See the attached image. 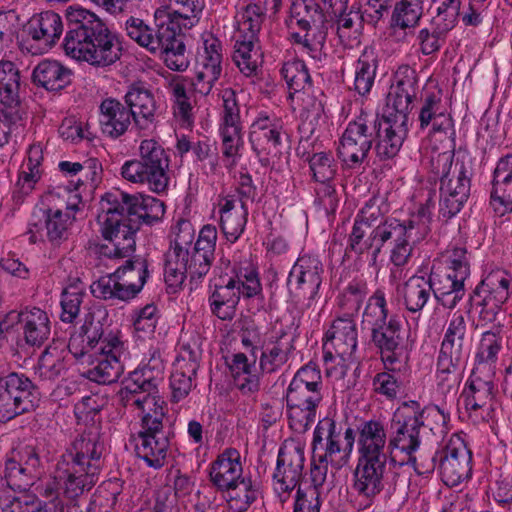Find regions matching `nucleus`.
<instances>
[{
    "label": "nucleus",
    "mask_w": 512,
    "mask_h": 512,
    "mask_svg": "<svg viewBox=\"0 0 512 512\" xmlns=\"http://www.w3.org/2000/svg\"><path fill=\"white\" fill-rule=\"evenodd\" d=\"M103 213L98 216L101 233L110 245L99 247L102 260L121 261L135 252V235L142 224L152 225L165 213L164 203L152 196L122 191L102 197Z\"/></svg>",
    "instance_id": "obj_1"
},
{
    "label": "nucleus",
    "mask_w": 512,
    "mask_h": 512,
    "mask_svg": "<svg viewBox=\"0 0 512 512\" xmlns=\"http://www.w3.org/2000/svg\"><path fill=\"white\" fill-rule=\"evenodd\" d=\"M162 368L158 365L147 364L131 374L125 389L131 394L145 392L142 398L133 399V404L143 412L141 430L138 433L140 443L136 445V454L149 467L160 469L164 466L170 437L173 432L165 426L164 408L152 394L156 391Z\"/></svg>",
    "instance_id": "obj_2"
},
{
    "label": "nucleus",
    "mask_w": 512,
    "mask_h": 512,
    "mask_svg": "<svg viewBox=\"0 0 512 512\" xmlns=\"http://www.w3.org/2000/svg\"><path fill=\"white\" fill-rule=\"evenodd\" d=\"M216 240V228L206 225L190 251L186 245L191 243L182 241V237L177 235L166 254L164 277L168 286L179 287L187 277L191 281L204 277L214 260Z\"/></svg>",
    "instance_id": "obj_3"
},
{
    "label": "nucleus",
    "mask_w": 512,
    "mask_h": 512,
    "mask_svg": "<svg viewBox=\"0 0 512 512\" xmlns=\"http://www.w3.org/2000/svg\"><path fill=\"white\" fill-rule=\"evenodd\" d=\"M430 222L431 212L428 205H425L407 220L390 218L377 224L381 246L387 242L393 244L390 260L395 266L402 267L408 263L413 247L429 233Z\"/></svg>",
    "instance_id": "obj_4"
},
{
    "label": "nucleus",
    "mask_w": 512,
    "mask_h": 512,
    "mask_svg": "<svg viewBox=\"0 0 512 512\" xmlns=\"http://www.w3.org/2000/svg\"><path fill=\"white\" fill-rule=\"evenodd\" d=\"M170 157L154 139L142 140L139 158L126 161L121 167L122 177L132 183L146 185L154 193H166L171 180Z\"/></svg>",
    "instance_id": "obj_5"
},
{
    "label": "nucleus",
    "mask_w": 512,
    "mask_h": 512,
    "mask_svg": "<svg viewBox=\"0 0 512 512\" xmlns=\"http://www.w3.org/2000/svg\"><path fill=\"white\" fill-rule=\"evenodd\" d=\"M453 152L437 153L430 158V170L434 177L440 179L439 216L445 221L455 216L467 201L470 193V179L463 163L453 165Z\"/></svg>",
    "instance_id": "obj_6"
},
{
    "label": "nucleus",
    "mask_w": 512,
    "mask_h": 512,
    "mask_svg": "<svg viewBox=\"0 0 512 512\" xmlns=\"http://www.w3.org/2000/svg\"><path fill=\"white\" fill-rule=\"evenodd\" d=\"M415 465H412L409 460L407 462H398L390 455V459L384 464V467H380L381 471L377 472V478H371V474L369 476L365 474L362 476V479L359 478L353 481L352 488L359 496L365 498L370 503L381 492H384L389 499L403 501L409 493L412 469L418 474L423 473Z\"/></svg>",
    "instance_id": "obj_7"
},
{
    "label": "nucleus",
    "mask_w": 512,
    "mask_h": 512,
    "mask_svg": "<svg viewBox=\"0 0 512 512\" xmlns=\"http://www.w3.org/2000/svg\"><path fill=\"white\" fill-rule=\"evenodd\" d=\"M470 342L464 315L454 313L447 324L437 362L440 385L451 386L456 381L454 374L468 353Z\"/></svg>",
    "instance_id": "obj_8"
},
{
    "label": "nucleus",
    "mask_w": 512,
    "mask_h": 512,
    "mask_svg": "<svg viewBox=\"0 0 512 512\" xmlns=\"http://www.w3.org/2000/svg\"><path fill=\"white\" fill-rule=\"evenodd\" d=\"M263 9L257 5H248L238 21L233 61L245 76H253L258 70L259 50L256 46L258 33L264 20Z\"/></svg>",
    "instance_id": "obj_9"
},
{
    "label": "nucleus",
    "mask_w": 512,
    "mask_h": 512,
    "mask_svg": "<svg viewBox=\"0 0 512 512\" xmlns=\"http://www.w3.org/2000/svg\"><path fill=\"white\" fill-rule=\"evenodd\" d=\"M65 17L68 30L63 48L71 58L112 31L100 17L82 7H68Z\"/></svg>",
    "instance_id": "obj_10"
},
{
    "label": "nucleus",
    "mask_w": 512,
    "mask_h": 512,
    "mask_svg": "<svg viewBox=\"0 0 512 512\" xmlns=\"http://www.w3.org/2000/svg\"><path fill=\"white\" fill-rule=\"evenodd\" d=\"M424 413L420 411L417 403H404L396 410L391 420L388 449L390 455L393 450H399L408 455L409 462L416 464L413 454L421 444V433L424 428Z\"/></svg>",
    "instance_id": "obj_11"
},
{
    "label": "nucleus",
    "mask_w": 512,
    "mask_h": 512,
    "mask_svg": "<svg viewBox=\"0 0 512 512\" xmlns=\"http://www.w3.org/2000/svg\"><path fill=\"white\" fill-rule=\"evenodd\" d=\"M39 399L37 386L26 375L12 372L0 377V421L33 410Z\"/></svg>",
    "instance_id": "obj_12"
},
{
    "label": "nucleus",
    "mask_w": 512,
    "mask_h": 512,
    "mask_svg": "<svg viewBox=\"0 0 512 512\" xmlns=\"http://www.w3.org/2000/svg\"><path fill=\"white\" fill-rule=\"evenodd\" d=\"M375 132L373 114L362 112L348 123L337 149L338 157L348 168L355 169L367 159Z\"/></svg>",
    "instance_id": "obj_13"
},
{
    "label": "nucleus",
    "mask_w": 512,
    "mask_h": 512,
    "mask_svg": "<svg viewBox=\"0 0 512 512\" xmlns=\"http://www.w3.org/2000/svg\"><path fill=\"white\" fill-rule=\"evenodd\" d=\"M163 11L157 10L155 28L149 26L151 40L157 41L155 47H146L152 53L164 55V61L168 68L175 71H184L188 62L184 57L185 45L180 38L182 25L169 14L167 19L161 21Z\"/></svg>",
    "instance_id": "obj_14"
},
{
    "label": "nucleus",
    "mask_w": 512,
    "mask_h": 512,
    "mask_svg": "<svg viewBox=\"0 0 512 512\" xmlns=\"http://www.w3.org/2000/svg\"><path fill=\"white\" fill-rule=\"evenodd\" d=\"M471 460V451L460 438H451L432 458L433 462L438 463L443 483L449 487L457 486L471 476Z\"/></svg>",
    "instance_id": "obj_15"
},
{
    "label": "nucleus",
    "mask_w": 512,
    "mask_h": 512,
    "mask_svg": "<svg viewBox=\"0 0 512 512\" xmlns=\"http://www.w3.org/2000/svg\"><path fill=\"white\" fill-rule=\"evenodd\" d=\"M344 441L342 443V431L337 427L336 422L329 417L319 420L315 427L312 439V455L315 459H332L344 453L348 457L353 448L356 439V433L352 428H347L344 432Z\"/></svg>",
    "instance_id": "obj_16"
},
{
    "label": "nucleus",
    "mask_w": 512,
    "mask_h": 512,
    "mask_svg": "<svg viewBox=\"0 0 512 512\" xmlns=\"http://www.w3.org/2000/svg\"><path fill=\"white\" fill-rule=\"evenodd\" d=\"M323 271L318 257L304 254L297 259L287 280L290 296L295 302L307 301V306L311 305L322 283Z\"/></svg>",
    "instance_id": "obj_17"
},
{
    "label": "nucleus",
    "mask_w": 512,
    "mask_h": 512,
    "mask_svg": "<svg viewBox=\"0 0 512 512\" xmlns=\"http://www.w3.org/2000/svg\"><path fill=\"white\" fill-rule=\"evenodd\" d=\"M104 449L101 425L94 422L86 426L60 459H65V462L73 465L81 464V467L88 471L100 473Z\"/></svg>",
    "instance_id": "obj_18"
},
{
    "label": "nucleus",
    "mask_w": 512,
    "mask_h": 512,
    "mask_svg": "<svg viewBox=\"0 0 512 512\" xmlns=\"http://www.w3.org/2000/svg\"><path fill=\"white\" fill-rule=\"evenodd\" d=\"M304 450L298 445L280 448L273 473V488L279 500L286 502L298 486L304 470Z\"/></svg>",
    "instance_id": "obj_19"
},
{
    "label": "nucleus",
    "mask_w": 512,
    "mask_h": 512,
    "mask_svg": "<svg viewBox=\"0 0 512 512\" xmlns=\"http://www.w3.org/2000/svg\"><path fill=\"white\" fill-rule=\"evenodd\" d=\"M374 116L376 155L381 161L392 159L402 147L408 133L410 120L404 118V116H395L389 113L381 118L377 114H374Z\"/></svg>",
    "instance_id": "obj_20"
},
{
    "label": "nucleus",
    "mask_w": 512,
    "mask_h": 512,
    "mask_svg": "<svg viewBox=\"0 0 512 512\" xmlns=\"http://www.w3.org/2000/svg\"><path fill=\"white\" fill-rule=\"evenodd\" d=\"M418 92L416 71L408 65L400 66L394 74V82L387 96L386 113L410 119Z\"/></svg>",
    "instance_id": "obj_21"
},
{
    "label": "nucleus",
    "mask_w": 512,
    "mask_h": 512,
    "mask_svg": "<svg viewBox=\"0 0 512 512\" xmlns=\"http://www.w3.org/2000/svg\"><path fill=\"white\" fill-rule=\"evenodd\" d=\"M372 341L380 350L381 359L388 370H394L396 364L406 359V339L402 324L396 317H391L380 328L372 329Z\"/></svg>",
    "instance_id": "obj_22"
},
{
    "label": "nucleus",
    "mask_w": 512,
    "mask_h": 512,
    "mask_svg": "<svg viewBox=\"0 0 512 512\" xmlns=\"http://www.w3.org/2000/svg\"><path fill=\"white\" fill-rule=\"evenodd\" d=\"M99 347V358L96 364L85 372V377L98 384H112L123 373V365L120 356L123 352V343L117 336H112L103 341Z\"/></svg>",
    "instance_id": "obj_23"
},
{
    "label": "nucleus",
    "mask_w": 512,
    "mask_h": 512,
    "mask_svg": "<svg viewBox=\"0 0 512 512\" xmlns=\"http://www.w3.org/2000/svg\"><path fill=\"white\" fill-rule=\"evenodd\" d=\"M9 317L15 319L18 331L27 346L39 348L49 339L51 322L44 310L27 307L19 312H10Z\"/></svg>",
    "instance_id": "obj_24"
},
{
    "label": "nucleus",
    "mask_w": 512,
    "mask_h": 512,
    "mask_svg": "<svg viewBox=\"0 0 512 512\" xmlns=\"http://www.w3.org/2000/svg\"><path fill=\"white\" fill-rule=\"evenodd\" d=\"M126 108L131 111L134 124L140 130H146L156 120L157 102L148 85L136 81L128 86L124 96Z\"/></svg>",
    "instance_id": "obj_25"
},
{
    "label": "nucleus",
    "mask_w": 512,
    "mask_h": 512,
    "mask_svg": "<svg viewBox=\"0 0 512 512\" xmlns=\"http://www.w3.org/2000/svg\"><path fill=\"white\" fill-rule=\"evenodd\" d=\"M55 479L68 499H75L89 491L98 481L99 473L88 471L81 464H70L60 459L56 466Z\"/></svg>",
    "instance_id": "obj_26"
},
{
    "label": "nucleus",
    "mask_w": 512,
    "mask_h": 512,
    "mask_svg": "<svg viewBox=\"0 0 512 512\" xmlns=\"http://www.w3.org/2000/svg\"><path fill=\"white\" fill-rule=\"evenodd\" d=\"M44 220L46 234L50 242L53 244H60L62 241L68 238V228L72 224L73 217L71 212H63L60 209H35L32 214V220L30 222L29 233L30 241L36 242V235L32 227L39 231V223Z\"/></svg>",
    "instance_id": "obj_27"
},
{
    "label": "nucleus",
    "mask_w": 512,
    "mask_h": 512,
    "mask_svg": "<svg viewBox=\"0 0 512 512\" xmlns=\"http://www.w3.org/2000/svg\"><path fill=\"white\" fill-rule=\"evenodd\" d=\"M386 443L387 436L357 442L359 456L353 472V481L359 478L362 479V476L365 474L369 476L370 473L371 476L377 478V472L381 471L380 467H384V464L390 459V456L385 451Z\"/></svg>",
    "instance_id": "obj_28"
},
{
    "label": "nucleus",
    "mask_w": 512,
    "mask_h": 512,
    "mask_svg": "<svg viewBox=\"0 0 512 512\" xmlns=\"http://www.w3.org/2000/svg\"><path fill=\"white\" fill-rule=\"evenodd\" d=\"M122 53L123 48L119 36L110 31L104 39L93 42L73 59L85 61L94 67L104 68L119 61Z\"/></svg>",
    "instance_id": "obj_29"
},
{
    "label": "nucleus",
    "mask_w": 512,
    "mask_h": 512,
    "mask_svg": "<svg viewBox=\"0 0 512 512\" xmlns=\"http://www.w3.org/2000/svg\"><path fill=\"white\" fill-rule=\"evenodd\" d=\"M491 204L500 215L512 212V154L501 158L494 170Z\"/></svg>",
    "instance_id": "obj_30"
},
{
    "label": "nucleus",
    "mask_w": 512,
    "mask_h": 512,
    "mask_svg": "<svg viewBox=\"0 0 512 512\" xmlns=\"http://www.w3.org/2000/svg\"><path fill=\"white\" fill-rule=\"evenodd\" d=\"M198 368L196 352L189 347L184 348L183 353L177 358L174 371L170 377L172 401L179 402L190 393Z\"/></svg>",
    "instance_id": "obj_31"
},
{
    "label": "nucleus",
    "mask_w": 512,
    "mask_h": 512,
    "mask_svg": "<svg viewBox=\"0 0 512 512\" xmlns=\"http://www.w3.org/2000/svg\"><path fill=\"white\" fill-rule=\"evenodd\" d=\"M357 328L354 320L349 317H339L332 323L326 333L324 346L331 345L336 356L343 361L351 358L357 348Z\"/></svg>",
    "instance_id": "obj_32"
},
{
    "label": "nucleus",
    "mask_w": 512,
    "mask_h": 512,
    "mask_svg": "<svg viewBox=\"0 0 512 512\" xmlns=\"http://www.w3.org/2000/svg\"><path fill=\"white\" fill-rule=\"evenodd\" d=\"M99 109V124L103 134L117 139L127 132L133 117L123 103L114 98H107L102 101Z\"/></svg>",
    "instance_id": "obj_33"
},
{
    "label": "nucleus",
    "mask_w": 512,
    "mask_h": 512,
    "mask_svg": "<svg viewBox=\"0 0 512 512\" xmlns=\"http://www.w3.org/2000/svg\"><path fill=\"white\" fill-rule=\"evenodd\" d=\"M240 277H230L226 283L215 284L209 297L211 311L221 320H231L235 316L240 296L243 295Z\"/></svg>",
    "instance_id": "obj_34"
},
{
    "label": "nucleus",
    "mask_w": 512,
    "mask_h": 512,
    "mask_svg": "<svg viewBox=\"0 0 512 512\" xmlns=\"http://www.w3.org/2000/svg\"><path fill=\"white\" fill-rule=\"evenodd\" d=\"M494 371L473 370L464 390L465 406L470 410H478L488 406L493 409L494 402Z\"/></svg>",
    "instance_id": "obj_35"
},
{
    "label": "nucleus",
    "mask_w": 512,
    "mask_h": 512,
    "mask_svg": "<svg viewBox=\"0 0 512 512\" xmlns=\"http://www.w3.org/2000/svg\"><path fill=\"white\" fill-rule=\"evenodd\" d=\"M241 474L240 453L233 448L225 449L210 468V479L221 490L236 486Z\"/></svg>",
    "instance_id": "obj_36"
},
{
    "label": "nucleus",
    "mask_w": 512,
    "mask_h": 512,
    "mask_svg": "<svg viewBox=\"0 0 512 512\" xmlns=\"http://www.w3.org/2000/svg\"><path fill=\"white\" fill-rule=\"evenodd\" d=\"M510 282L509 275L504 271L491 272L476 286L470 300H480L486 302V305L493 303L502 307L509 298Z\"/></svg>",
    "instance_id": "obj_37"
},
{
    "label": "nucleus",
    "mask_w": 512,
    "mask_h": 512,
    "mask_svg": "<svg viewBox=\"0 0 512 512\" xmlns=\"http://www.w3.org/2000/svg\"><path fill=\"white\" fill-rule=\"evenodd\" d=\"M295 336L281 330L279 335L271 341L272 346H267L260 356V369L272 373L280 369L290 358L294 347Z\"/></svg>",
    "instance_id": "obj_38"
},
{
    "label": "nucleus",
    "mask_w": 512,
    "mask_h": 512,
    "mask_svg": "<svg viewBox=\"0 0 512 512\" xmlns=\"http://www.w3.org/2000/svg\"><path fill=\"white\" fill-rule=\"evenodd\" d=\"M71 70L58 61L43 60L33 70L32 81L48 91H59L71 82Z\"/></svg>",
    "instance_id": "obj_39"
},
{
    "label": "nucleus",
    "mask_w": 512,
    "mask_h": 512,
    "mask_svg": "<svg viewBox=\"0 0 512 512\" xmlns=\"http://www.w3.org/2000/svg\"><path fill=\"white\" fill-rule=\"evenodd\" d=\"M63 32L61 16L54 11H45L33 16L28 22V34L33 40L46 46L55 44Z\"/></svg>",
    "instance_id": "obj_40"
},
{
    "label": "nucleus",
    "mask_w": 512,
    "mask_h": 512,
    "mask_svg": "<svg viewBox=\"0 0 512 512\" xmlns=\"http://www.w3.org/2000/svg\"><path fill=\"white\" fill-rule=\"evenodd\" d=\"M281 126L268 116L259 117L252 125L249 140L253 151L260 156L263 151L270 153L271 147L281 143Z\"/></svg>",
    "instance_id": "obj_41"
},
{
    "label": "nucleus",
    "mask_w": 512,
    "mask_h": 512,
    "mask_svg": "<svg viewBox=\"0 0 512 512\" xmlns=\"http://www.w3.org/2000/svg\"><path fill=\"white\" fill-rule=\"evenodd\" d=\"M432 290L430 278L418 275L410 277L401 291L406 309L412 313L421 311L430 299Z\"/></svg>",
    "instance_id": "obj_42"
},
{
    "label": "nucleus",
    "mask_w": 512,
    "mask_h": 512,
    "mask_svg": "<svg viewBox=\"0 0 512 512\" xmlns=\"http://www.w3.org/2000/svg\"><path fill=\"white\" fill-rule=\"evenodd\" d=\"M50 507L51 503L42 506L34 494L0 489L1 512H49Z\"/></svg>",
    "instance_id": "obj_43"
},
{
    "label": "nucleus",
    "mask_w": 512,
    "mask_h": 512,
    "mask_svg": "<svg viewBox=\"0 0 512 512\" xmlns=\"http://www.w3.org/2000/svg\"><path fill=\"white\" fill-rule=\"evenodd\" d=\"M91 293L96 297L104 300L120 299L128 300L135 297L141 291V285L134 286L131 284H120L113 272L107 273L93 282L90 286Z\"/></svg>",
    "instance_id": "obj_44"
},
{
    "label": "nucleus",
    "mask_w": 512,
    "mask_h": 512,
    "mask_svg": "<svg viewBox=\"0 0 512 512\" xmlns=\"http://www.w3.org/2000/svg\"><path fill=\"white\" fill-rule=\"evenodd\" d=\"M291 17L304 30L323 26L325 17L321 7L314 0H293L290 7Z\"/></svg>",
    "instance_id": "obj_45"
},
{
    "label": "nucleus",
    "mask_w": 512,
    "mask_h": 512,
    "mask_svg": "<svg viewBox=\"0 0 512 512\" xmlns=\"http://www.w3.org/2000/svg\"><path fill=\"white\" fill-rule=\"evenodd\" d=\"M123 261L114 262L117 265L113 275L120 284H131L134 286L141 285L143 288L148 277L147 264L141 257H126Z\"/></svg>",
    "instance_id": "obj_46"
},
{
    "label": "nucleus",
    "mask_w": 512,
    "mask_h": 512,
    "mask_svg": "<svg viewBox=\"0 0 512 512\" xmlns=\"http://www.w3.org/2000/svg\"><path fill=\"white\" fill-rule=\"evenodd\" d=\"M377 69V59L372 50L365 49L355 67L354 89L358 94H368L373 86Z\"/></svg>",
    "instance_id": "obj_47"
},
{
    "label": "nucleus",
    "mask_w": 512,
    "mask_h": 512,
    "mask_svg": "<svg viewBox=\"0 0 512 512\" xmlns=\"http://www.w3.org/2000/svg\"><path fill=\"white\" fill-rule=\"evenodd\" d=\"M501 329L502 325L498 323L492 330L483 333L476 356L478 362L474 370L484 371L489 363L496 361L502 347Z\"/></svg>",
    "instance_id": "obj_48"
},
{
    "label": "nucleus",
    "mask_w": 512,
    "mask_h": 512,
    "mask_svg": "<svg viewBox=\"0 0 512 512\" xmlns=\"http://www.w3.org/2000/svg\"><path fill=\"white\" fill-rule=\"evenodd\" d=\"M35 479L32 474L18 464L16 456H9L4 464V480L6 489L16 492H27L33 485Z\"/></svg>",
    "instance_id": "obj_49"
},
{
    "label": "nucleus",
    "mask_w": 512,
    "mask_h": 512,
    "mask_svg": "<svg viewBox=\"0 0 512 512\" xmlns=\"http://www.w3.org/2000/svg\"><path fill=\"white\" fill-rule=\"evenodd\" d=\"M65 362L56 348H45L38 359L36 374L42 381L54 382L65 372Z\"/></svg>",
    "instance_id": "obj_50"
},
{
    "label": "nucleus",
    "mask_w": 512,
    "mask_h": 512,
    "mask_svg": "<svg viewBox=\"0 0 512 512\" xmlns=\"http://www.w3.org/2000/svg\"><path fill=\"white\" fill-rule=\"evenodd\" d=\"M387 317L388 310L386 308L384 292L381 290H376L375 293L369 298L363 312V329L369 328L372 331V329L380 328L387 322Z\"/></svg>",
    "instance_id": "obj_51"
},
{
    "label": "nucleus",
    "mask_w": 512,
    "mask_h": 512,
    "mask_svg": "<svg viewBox=\"0 0 512 512\" xmlns=\"http://www.w3.org/2000/svg\"><path fill=\"white\" fill-rule=\"evenodd\" d=\"M422 0H401L396 3L391 24L401 29L414 27L423 13Z\"/></svg>",
    "instance_id": "obj_52"
},
{
    "label": "nucleus",
    "mask_w": 512,
    "mask_h": 512,
    "mask_svg": "<svg viewBox=\"0 0 512 512\" xmlns=\"http://www.w3.org/2000/svg\"><path fill=\"white\" fill-rule=\"evenodd\" d=\"M368 294V287L366 282L361 280H354L346 287L341 298L340 306L345 311L343 317L352 318L360 310L366 296Z\"/></svg>",
    "instance_id": "obj_53"
},
{
    "label": "nucleus",
    "mask_w": 512,
    "mask_h": 512,
    "mask_svg": "<svg viewBox=\"0 0 512 512\" xmlns=\"http://www.w3.org/2000/svg\"><path fill=\"white\" fill-rule=\"evenodd\" d=\"M170 5L178 7L173 13L169 14L172 18L179 21L183 28L190 29L199 21V15L205 8V0H168Z\"/></svg>",
    "instance_id": "obj_54"
},
{
    "label": "nucleus",
    "mask_w": 512,
    "mask_h": 512,
    "mask_svg": "<svg viewBox=\"0 0 512 512\" xmlns=\"http://www.w3.org/2000/svg\"><path fill=\"white\" fill-rule=\"evenodd\" d=\"M281 74L290 90L298 92L311 86V77L304 62L300 60L284 63Z\"/></svg>",
    "instance_id": "obj_55"
},
{
    "label": "nucleus",
    "mask_w": 512,
    "mask_h": 512,
    "mask_svg": "<svg viewBox=\"0 0 512 512\" xmlns=\"http://www.w3.org/2000/svg\"><path fill=\"white\" fill-rule=\"evenodd\" d=\"M230 490L233 494L230 496L229 505L236 512L247 511L258 496V488L251 480L242 479Z\"/></svg>",
    "instance_id": "obj_56"
},
{
    "label": "nucleus",
    "mask_w": 512,
    "mask_h": 512,
    "mask_svg": "<svg viewBox=\"0 0 512 512\" xmlns=\"http://www.w3.org/2000/svg\"><path fill=\"white\" fill-rule=\"evenodd\" d=\"M247 214L245 202L242 201L241 211L221 215L220 227L227 240L235 242L241 236L247 222Z\"/></svg>",
    "instance_id": "obj_57"
},
{
    "label": "nucleus",
    "mask_w": 512,
    "mask_h": 512,
    "mask_svg": "<svg viewBox=\"0 0 512 512\" xmlns=\"http://www.w3.org/2000/svg\"><path fill=\"white\" fill-rule=\"evenodd\" d=\"M308 161L315 181L325 183L334 177L336 167L331 154L325 152L314 153L308 158Z\"/></svg>",
    "instance_id": "obj_58"
},
{
    "label": "nucleus",
    "mask_w": 512,
    "mask_h": 512,
    "mask_svg": "<svg viewBox=\"0 0 512 512\" xmlns=\"http://www.w3.org/2000/svg\"><path fill=\"white\" fill-rule=\"evenodd\" d=\"M322 393L319 389L289 386L287 389V406H307L317 408L322 401Z\"/></svg>",
    "instance_id": "obj_59"
},
{
    "label": "nucleus",
    "mask_w": 512,
    "mask_h": 512,
    "mask_svg": "<svg viewBox=\"0 0 512 512\" xmlns=\"http://www.w3.org/2000/svg\"><path fill=\"white\" fill-rule=\"evenodd\" d=\"M84 294L76 287L71 286L64 289L61 295V320L72 323L78 316Z\"/></svg>",
    "instance_id": "obj_60"
},
{
    "label": "nucleus",
    "mask_w": 512,
    "mask_h": 512,
    "mask_svg": "<svg viewBox=\"0 0 512 512\" xmlns=\"http://www.w3.org/2000/svg\"><path fill=\"white\" fill-rule=\"evenodd\" d=\"M316 409L307 406H288L291 429L299 434L306 432L315 421Z\"/></svg>",
    "instance_id": "obj_61"
},
{
    "label": "nucleus",
    "mask_w": 512,
    "mask_h": 512,
    "mask_svg": "<svg viewBox=\"0 0 512 512\" xmlns=\"http://www.w3.org/2000/svg\"><path fill=\"white\" fill-rule=\"evenodd\" d=\"M201 67L217 74L221 75L222 67V54L221 44L216 38L207 39L204 42V54Z\"/></svg>",
    "instance_id": "obj_62"
},
{
    "label": "nucleus",
    "mask_w": 512,
    "mask_h": 512,
    "mask_svg": "<svg viewBox=\"0 0 512 512\" xmlns=\"http://www.w3.org/2000/svg\"><path fill=\"white\" fill-rule=\"evenodd\" d=\"M320 490L298 487L294 503V512H320Z\"/></svg>",
    "instance_id": "obj_63"
},
{
    "label": "nucleus",
    "mask_w": 512,
    "mask_h": 512,
    "mask_svg": "<svg viewBox=\"0 0 512 512\" xmlns=\"http://www.w3.org/2000/svg\"><path fill=\"white\" fill-rule=\"evenodd\" d=\"M289 386L321 390L322 378L320 370L311 363L301 367Z\"/></svg>",
    "instance_id": "obj_64"
}]
</instances>
